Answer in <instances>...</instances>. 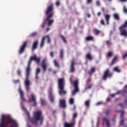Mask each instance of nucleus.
Here are the masks:
<instances>
[{"label": "nucleus", "mask_w": 127, "mask_h": 127, "mask_svg": "<svg viewBox=\"0 0 127 127\" xmlns=\"http://www.w3.org/2000/svg\"><path fill=\"white\" fill-rule=\"evenodd\" d=\"M103 123L106 124L107 127H111V125H110V121H109V119L108 118L104 117L103 119Z\"/></svg>", "instance_id": "obj_16"}, {"label": "nucleus", "mask_w": 127, "mask_h": 127, "mask_svg": "<svg viewBox=\"0 0 127 127\" xmlns=\"http://www.w3.org/2000/svg\"><path fill=\"white\" fill-rule=\"evenodd\" d=\"M106 20H110V18H111V16L109 14L104 15Z\"/></svg>", "instance_id": "obj_34"}, {"label": "nucleus", "mask_w": 127, "mask_h": 127, "mask_svg": "<svg viewBox=\"0 0 127 127\" xmlns=\"http://www.w3.org/2000/svg\"><path fill=\"white\" fill-rule=\"evenodd\" d=\"M44 120V118L42 116V112L39 110L33 113V117L31 120V122L33 125L38 126V121H40V125H42L43 124Z\"/></svg>", "instance_id": "obj_4"}, {"label": "nucleus", "mask_w": 127, "mask_h": 127, "mask_svg": "<svg viewBox=\"0 0 127 127\" xmlns=\"http://www.w3.org/2000/svg\"><path fill=\"white\" fill-rule=\"evenodd\" d=\"M87 17H91V15H90V14H87Z\"/></svg>", "instance_id": "obj_63"}, {"label": "nucleus", "mask_w": 127, "mask_h": 127, "mask_svg": "<svg viewBox=\"0 0 127 127\" xmlns=\"http://www.w3.org/2000/svg\"><path fill=\"white\" fill-rule=\"evenodd\" d=\"M113 122L116 121V117H114V118L112 120Z\"/></svg>", "instance_id": "obj_64"}, {"label": "nucleus", "mask_w": 127, "mask_h": 127, "mask_svg": "<svg viewBox=\"0 0 127 127\" xmlns=\"http://www.w3.org/2000/svg\"><path fill=\"white\" fill-rule=\"evenodd\" d=\"M110 113H111V109H108L105 112V114L106 115V116L110 115Z\"/></svg>", "instance_id": "obj_39"}, {"label": "nucleus", "mask_w": 127, "mask_h": 127, "mask_svg": "<svg viewBox=\"0 0 127 127\" xmlns=\"http://www.w3.org/2000/svg\"><path fill=\"white\" fill-rule=\"evenodd\" d=\"M97 5L100 6V1H97L96 2Z\"/></svg>", "instance_id": "obj_58"}, {"label": "nucleus", "mask_w": 127, "mask_h": 127, "mask_svg": "<svg viewBox=\"0 0 127 127\" xmlns=\"http://www.w3.org/2000/svg\"><path fill=\"white\" fill-rule=\"evenodd\" d=\"M31 102H33L34 103V104L33 106L35 107L36 106V100L35 99V96H34L33 94H31Z\"/></svg>", "instance_id": "obj_18"}, {"label": "nucleus", "mask_w": 127, "mask_h": 127, "mask_svg": "<svg viewBox=\"0 0 127 127\" xmlns=\"http://www.w3.org/2000/svg\"><path fill=\"white\" fill-rule=\"evenodd\" d=\"M123 11L125 12V13H127V9L126 5H124L123 7Z\"/></svg>", "instance_id": "obj_40"}, {"label": "nucleus", "mask_w": 127, "mask_h": 127, "mask_svg": "<svg viewBox=\"0 0 127 127\" xmlns=\"http://www.w3.org/2000/svg\"><path fill=\"white\" fill-rule=\"evenodd\" d=\"M124 114H125V111H121V118H124Z\"/></svg>", "instance_id": "obj_50"}, {"label": "nucleus", "mask_w": 127, "mask_h": 127, "mask_svg": "<svg viewBox=\"0 0 127 127\" xmlns=\"http://www.w3.org/2000/svg\"><path fill=\"white\" fill-rule=\"evenodd\" d=\"M73 125V123H68L67 122L64 123V127H72Z\"/></svg>", "instance_id": "obj_26"}, {"label": "nucleus", "mask_w": 127, "mask_h": 127, "mask_svg": "<svg viewBox=\"0 0 127 127\" xmlns=\"http://www.w3.org/2000/svg\"><path fill=\"white\" fill-rule=\"evenodd\" d=\"M112 77H113V72H111V71H110V69H106L104 71L103 75L102 76L103 79L106 81L107 78H112Z\"/></svg>", "instance_id": "obj_7"}, {"label": "nucleus", "mask_w": 127, "mask_h": 127, "mask_svg": "<svg viewBox=\"0 0 127 127\" xmlns=\"http://www.w3.org/2000/svg\"><path fill=\"white\" fill-rule=\"evenodd\" d=\"M37 34V33L35 32L30 34V37H34V36H36V35Z\"/></svg>", "instance_id": "obj_37"}, {"label": "nucleus", "mask_w": 127, "mask_h": 127, "mask_svg": "<svg viewBox=\"0 0 127 127\" xmlns=\"http://www.w3.org/2000/svg\"><path fill=\"white\" fill-rule=\"evenodd\" d=\"M118 59V56H116L114 59L112 60L111 64H110V65H113V64H115V62H116V61H117V60Z\"/></svg>", "instance_id": "obj_25"}, {"label": "nucleus", "mask_w": 127, "mask_h": 127, "mask_svg": "<svg viewBox=\"0 0 127 127\" xmlns=\"http://www.w3.org/2000/svg\"><path fill=\"white\" fill-rule=\"evenodd\" d=\"M74 90L72 91V96H75L76 93L79 92V87H78V80H75L73 82Z\"/></svg>", "instance_id": "obj_9"}, {"label": "nucleus", "mask_w": 127, "mask_h": 127, "mask_svg": "<svg viewBox=\"0 0 127 127\" xmlns=\"http://www.w3.org/2000/svg\"><path fill=\"white\" fill-rule=\"evenodd\" d=\"M40 73V68H37L36 70V73H35V79L36 80H38V74Z\"/></svg>", "instance_id": "obj_20"}, {"label": "nucleus", "mask_w": 127, "mask_h": 127, "mask_svg": "<svg viewBox=\"0 0 127 127\" xmlns=\"http://www.w3.org/2000/svg\"><path fill=\"white\" fill-rule=\"evenodd\" d=\"M127 52L126 53V54L123 55V59H124V60H125V59H126V58H127Z\"/></svg>", "instance_id": "obj_47"}, {"label": "nucleus", "mask_w": 127, "mask_h": 127, "mask_svg": "<svg viewBox=\"0 0 127 127\" xmlns=\"http://www.w3.org/2000/svg\"><path fill=\"white\" fill-rule=\"evenodd\" d=\"M60 37L62 38L63 41L64 43H67V41H66V39H65V37H64V36L62 35H60Z\"/></svg>", "instance_id": "obj_32"}, {"label": "nucleus", "mask_w": 127, "mask_h": 127, "mask_svg": "<svg viewBox=\"0 0 127 127\" xmlns=\"http://www.w3.org/2000/svg\"><path fill=\"white\" fill-rule=\"evenodd\" d=\"M97 15L98 16H100L101 15V12H99L98 13H97Z\"/></svg>", "instance_id": "obj_60"}, {"label": "nucleus", "mask_w": 127, "mask_h": 127, "mask_svg": "<svg viewBox=\"0 0 127 127\" xmlns=\"http://www.w3.org/2000/svg\"><path fill=\"white\" fill-rule=\"evenodd\" d=\"M60 57L61 59H63L64 57V50H63V49H61L60 51Z\"/></svg>", "instance_id": "obj_23"}, {"label": "nucleus", "mask_w": 127, "mask_h": 127, "mask_svg": "<svg viewBox=\"0 0 127 127\" xmlns=\"http://www.w3.org/2000/svg\"><path fill=\"white\" fill-rule=\"evenodd\" d=\"M113 17L116 20H120V15L117 13L113 14Z\"/></svg>", "instance_id": "obj_24"}, {"label": "nucleus", "mask_w": 127, "mask_h": 127, "mask_svg": "<svg viewBox=\"0 0 127 127\" xmlns=\"http://www.w3.org/2000/svg\"><path fill=\"white\" fill-rule=\"evenodd\" d=\"M110 101H111V99L109 97L107 98L106 100V102H110Z\"/></svg>", "instance_id": "obj_57"}, {"label": "nucleus", "mask_w": 127, "mask_h": 127, "mask_svg": "<svg viewBox=\"0 0 127 127\" xmlns=\"http://www.w3.org/2000/svg\"><path fill=\"white\" fill-rule=\"evenodd\" d=\"M69 72L70 73H74V72H75V62H74V60H72L71 62Z\"/></svg>", "instance_id": "obj_13"}, {"label": "nucleus", "mask_w": 127, "mask_h": 127, "mask_svg": "<svg viewBox=\"0 0 127 127\" xmlns=\"http://www.w3.org/2000/svg\"><path fill=\"white\" fill-rule=\"evenodd\" d=\"M77 113H74L73 115V119L75 120L76 118H77Z\"/></svg>", "instance_id": "obj_42"}, {"label": "nucleus", "mask_w": 127, "mask_h": 127, "mask_svg": "<svg viewBox=\"0 0 127 127\" xmlns=\"http://www.w3.org/2000/svg\"><path fill=\"white\" fill-rule=\"evenodd\" d=\"M85 106L87 107V108H89L90 107V100H87L84 103Z\"/></svg>", "instance_id": "obj_29"}, {"label": "nucleus", "mask_w": 127, "mask_h": 127, "mask_svg": "<svg viewBox=\"0 0 127 127\" xmlns=\"http://www.w3.org/2000/svg\"><path fill=\"white\" fill-rule=\"evenodd\" d=\"M56 5H57L58 6L60 5V2L59 1H57L56 2Z\"/></svg>", "instance_id": "obj_51"}, {"label": "nucleus", "mask_w": 127, "mask_h": 127, "mask_svg": "<svg viewBox=\"0 0 127 127\" xmlns=\"http://www.w3.org/2000/svg\"><path fill=\"white\" fill-rule=\"evenodd\" d=\"M127 20H126L124 24L122 25L119 27V30H120V34L121 35V36H124L125 37H127Z\"/></svg>", "instance_id": "obj_6"}, {"label": "nucleus", "mask_w": 127, "mask_h": 127, "mask_svg": "<svg viewBox=\"0 0 127 127\" xmlns=\"http://www.w3.org/2000/svg\"><path fill=\"white\" fill-rule=\"evenodd\" d=\"M119 106H120L122 108H123V104L122 103H120L118 104Z\"/></svg>", "instance_id": "obj_59"}, {"label": "nucleus", "mask_w": 127, "mask_h": 127, "mask_svg": "<svg viewBox=\"0 0 127 127\" xmlns=\"http://www.w3.org/2000/svg\"><path fill=\"white\" fill-rule=\"evenodd\" d=\"M113 55H114V54H113V52L112 51H109L108 52L107 54H106V57L107 58H111L112 57H113Z\"/></svg>", "instance_id": "obj_21"}, {"label": "nucleus", "mask_w": 127, "mask_h": 127, "mask_svg": "<svg viewBox=\"0 0 127 127\" xmlns=\"http://www.w3.org/2000/svg\"><path fill=\"white\" fill-rule=\"evenodd\" d=\"M59 106L62 109H66V100L65 99H60Z\"/></svg>", "instance_id": "obj_11"}, {"label": "nucleus", "mask_w": 127, "mask_h": 127, "mask_svg": "<svg viewBox=\"0 0 127 127\" xmlns=\"http://www.w3.org/2000/svg\"><path fill=\"white\" fill-rule=\"evenodd\" d=\"M86 41H93L94 38L92 36H88L85 38Z\"/></svg>", "instance_id": "obj_22"}, {"label": "nucleus", "mask_w": 127, "mask_h": 127, "mask_svg": "<svg viewBox=\"0 0 127 127\" xmlns=\"http://www.w3.org/2000/svg\"><path fill=\"white\" fill-rule=\"evenodd\" d=\"M85 58L87 60H89V61H92L93 60V57L91 55V53H88L85 56Z\"/></svg>", "instance_id": "obj_19"}, {"label": "nucleus", "mask_w": 127, "mask_h": 127, "mask_svg": "<svg viewBox=\"0 0 127 127\" xmlns=\"http://www.w3.org/2000/svg\"><path fill=\"white\" fill-rule=\"evenodd\" d=\"M92 86H93V85L92 84H90L88 86L86 87L85 90H88L89 89H91L92 88Z\"/></svg>", "instance_id": "obj_43"}, {"label": "nucleus", "mask_w": 127, "mask_h": 127, "mask_svg": "<svg viewBox=\"0 0 127 127\" xmlns=\"http://www.w3.org/2000/svg\"><path fill=\"white\" fill-rule=\"evenodd\" d=\"M93 72H92L91 70L88 71V75H92V74H93Z\"/></svg>", "instance_id": "obj_53"}, {"label": "nucleus", "mask_w": 127, "mask_h": 127, "mask_svg": "<svg viewBox=\"0 0 127 127\" xmlns=\"http://www.w3.org/2000/svg\"><path fill=\"white\" fill-rule=\"evenodd\" d=\"M91 78H88L87 80H86V83H89V82H91Z\"/></svg>", "instance_id": "obj_54"}, {"label": "nucleus", "mask_w": 127, "mask_h": 127, "mask_svg": "<svg viewBox=\"0 0 127 127\" xmlns=\"http://www.w3.org/2000/svg\"><path fill=\"white\" fill-rule=\"evenodd\" d=\"M50 55L51 57H54V53H53V52H51L50 53Z\"/></svg>", "instance_id": "obj_49"}, {"label": "nucleus", "mask_w": 127, "mask_h": 127, "mask_svg": "<svg viewBox=\"0 0 127 127\" xmlns=\"http://www.w3.org/2000/svg\"><path fill=\"white\" fill-rule=\"evenodd\" d=\"M116 93H114V94H111V97H112V98H114V97H116Z\"/></svg>", "instance_id": "obj_52"}, {"label": "nucleus", "mask_w": 127, "mask_h": 127, "mask_svg": "<svg viewBox=\"0 0 127 127\" xmlns=\"http://www.w3.org/2000/svg\"><path fill=\"white\" fill-rule=\"evenodd\" d=\"M94 30L95 31V34H96V35H99V34L101 33V31L98 30L97 29H94Z\"/></svg>", "instance_id": "obj_36"}, {"label": "nucleus", "mask_w": 127, "mask_h": 127, "mask_svg": "<svg viewBox=\"0 0 127 127\" xmlns=\"http://www.w3.org/2000/svg\"><path fill=\"white\" fill-rule=\"evenodd\" d=\"M37 46H38V41H35L32 46V51L33 52L35 49H37Z\"/></svg>", "instance_id": "obj_15"}, {"label": "nucleus", "mask_w": 127, "mask_h": 127, "mask_svg": "<svg viewBox=\"0 0 127 127\" xmlns=\"http://www.w3.org/2000/svg\"><path fill=\"white\" fill-rule=\"evenodd\" d=\"M113 70H114L115 72H117L118 73H120L121 70L119 69V67L116 66L114 67Z\"/></svg>", "instance_id": "obj_31"}, {"label": "nucleus", "mask_w": 127, "mask_h": 127, "mask_svg": "<svg viewBox=\"0 0 127 127\" xmlns=\"http://www.w3.org/2000/svg\"><path fill=\"white\" fill-rule=\"evenodd\" d=\"M54 63L55 64V66L58 67V68H59V67H60V65H59V64H58V63H57L56 60L54 61Z\"/></svg>", "instance_id": "obj_35"}, {"label": "nucleus", "mask_w": 127, "mask_h": 127, "mask_svg": "<svg viewBox=\"0 0 127 127\" xmlns=\"http://www.w3.org/2000/svg\"><path fill=\"white\" fill-rule=\"evenodd\" d=\"M54 9V7L53 6V4H51V5H49L47 7V10L45 12V15L47 16L46 21H48L47 24L48 26H50V25H51V24H52V23L54 22V20H50V18L53 17V16L54 15V11H53Z\"/></svg>", "instance_id": "obj_3"}, {"label": "nucleus", "mask_w": 127, "mask_h": 127, "mask_svg": "<svg viewBox=\"0 0 127 127\" xmlns=\"http://www.w3.org/2000/svg\"><path fill=\"white\" fill-rule=\"evenodd\" d=\"M46 25V19H45L43 20L41 25V27H42V28H44V27H45Z\"/></svg>", "instance_id": "obj_28"}, {"label": "nucleus", "mask_w": 127, "mask_h": 127, "mask_svg": "<svg viewBox=\"0 0 127 127\" xmlns=\"http://www.w3.org/2000/svg\"><path fill=\"white\" fill-rule=\"evenodd\" d=\"M100 24H102V25H105V21L103 19L101 20Z\"/></svg>", "instance_id": "obj_48"}, {"label": "nucleus", "mask_w": 127, "mask_h": 127, "mask_svg": "<svg viewBox=\"0 0 127 127\" xmlns=\"http://www.w3.org/2000/svg\"><path fill=\"white\" fill-rule=\"evenodd\" d=\"M121 93L124 97H127V91L126 89L121 91Z\"/></svg>", "instance_id": "obj_27"}, {"label": "nucleus", "mask_w": 127, "mask_h": 127, "mask_svg": "<svg viewBox=\"0 0 127 127\" xmlns=\"http://www.w3.org/2000/svg\"><path fill=\"white\" fill-rule=\"evenodd\" d=\"M58 88L59 94L61 97L65 96L67 94V91L64 89L65 83L64 82V78H60L58 79Z\"/></svg>", "instance_id": "obj_5"}, {"label": "nucleus", "mask_w": 127, "mask_h": 127, "mask_svg": "<svg viewBox=\"0 0 127 127\" xmlns=\"http://www.w3.org/2000/svg\"><path fill=\"white\" fill-rule=\"evenodd\" d=\"M120 93H122V91H117V92L115 93V94H116V95H118V94H120Z\"/></svg>", "instance_id": "obj_55"}, {"label": "nucleus", "mask_w": 127, "mask_h": 127, "mask_svg": "<svg viewBox=\"0 0 127 127\" xmlns=\"http://www.w3.org/2000/svg\"><path fill=\"white\" fill-rule=\"evenodd\" d=\"M49 98L50 100L51 103H54V96H53L52 91H50L49 92Z\"/></svg>", "instance_id": "obj_17"}, {"label": "nucleus", "mask_w": 127, "mask_h": 127, "mask_svg": "<svg viewBox=\"0 0 127 127\" xmlns=\"http://www.w3.org/2000/svg\"><path fill=\"white\" fill-rule=\"evenodd\" d=\"M90 71L92 73H95V72H96V69L95 68V67H92L90 69Z\"/></svg>", "instance_id": "obj_44"}, {"label": "nucleus", "mask_w": 127, "mask_h": 127, "mask_svg": "<svg viewBox=\"0 0 127 127\" xmlns=\"http://www.w3.org/2000/svg\"><path fill=\"white\" fill-rule=\"evenodd\" d=\"M106 44L107 45L108 47H110V46L112 45V43L111 41L108 40L106 41Z\"/></svg>", "instance_id": "obj_33"}, {"label": "nucleus", "mask_w": 127, "mask_h": 127, "mask_svg": "<svg viewBox=\"0 0 127 127\" xmlns=\"http://www.w3.org/2000/svg\"><path fill=\"white\" fill-rule=\"evenodd\" d=\"M40 58H37L36 55H34L30 57L27 64V66L26 67V78L24 80L25 87L27 92H29L30 90V80H29V74H30V65H31V61H35L37 63V65H39L40 63Z\"/></svg>", "instance_id": "obj_1"}, {"label": "nucleus", "mask_w": 127, "mask_h": 127, "mask_svg": "<svg viewBox=\"0 0 127 127\" xmlns=\"http://www.w3.org/2000/svg\"><path fill=\"white\" fill-rule=\"evenodd\" d=\"M41 104L42 106H45L46 105V101L43 99H41Z\"/></svg>", "instance_id": "obj_30"}, {"label": "nucleus", "mask_w": 127, "mask_h": 127, "mask_svg": "<svg viewBox=\"0 0 127 127\" xmlns=\"http://www.w3.org/2000/svg\"><path fill=\"white\" fill-rule=\"evenodd\" d=\"M41 67L43 68V72H45L47 69V64H46V60H43L42 62Z\"/></svg>", "instance_id": "obj_12"}, {"label": "nucleus", "mask_w": 127, "mask_h": 127, "mask_svg": "<svg viewBox=\"0 0 127 127\" xmlns=\"http://www.w3.org/2000/svg\"><path fill=\"white\" fill-rule=\"evenodd\" d=\"M17 73L19 76H21V71L20 69L17 70Z\"/></svg>", "instance_id": "obj_45"}, {"label": "nucleus", "mask_w": 127, "mask_h": 127, "mask_svg": "<svg viewBox=\"0 0 127 127\" xmlns=\"http://www.w3.org/2000/svg\"><path fill=\"white\" fill-rule=\"evenodd\" d=\"M15 120L10 116L2 115L0 119V127H18Z\"/></svg>", "instance_id": "obj_2"}, {"label": "nucleus", "mask_w": 127, "mask_h": 127, "mask_svg": "<svg viewBox=\"0 0 127 127\" xmlns=\"http://www.w3.org/2000/svg\"><path fill=\"white\" fill-rule=\"evenodd\" d=\"M92 0H87V3H91L92 2Z\"/></svg>", "instance_id": "obj_56"}, {"label": "nucleus", "mask_w": 127, "mask_h": 127, "mask_svg": "<svg viewBox=\"0 0 127 127\" xmlns=\"http://www.w3.org/2000/svg\"><path fill=\"white\" fill-rule=\"evenodd\" d=\"M50 30V28H49L48 27V28H47L46 29V31H47V32H48V31H49Z\"/></svg>", "instance_id": "obj_62"}, {"label": "nucleus", "mask_w": 127, "mask_h": 127, "mask_svg": "<svg viewBox=\"0 0 127 127\" xmlns=\"http://www.w3.org/2000/svg\"><path fill=\"white\" fill-rule=\"evenodd\" d=\"M12 82L13 83H14V84H17V83H19L20 81L19 79L13 80Z\"/></svg>", "instance_id": "obj_41"}, {"label": "nucleus", "mask_w": 127, "mask_h": 127, "mask_svg": "<svg viewBox=\"0 0 127 127\" xmlns=\"http://www.w3.org/2000/svg\"><path fill=\"white\" fill-rule=\"evenodd\" d=\"M101 10H102V11H105V8H104V7H102V8H101Z\"/></svg>", "instance_id": "obj_61"}, {"label": "nucleus", "mask_w": 127, "mask_h": 127, "mask_svg": "<svg viewBox=\"0 0 127 127\" xmlns=\"http://www.w3.org/2000/svg\"><path fill=\"white\" fill-rule=\"evenodd\" d=\"M125 123V119H122L120 121V126H123L124 125V123Z\"/></svg>", "instance_id": "obj_46"}, {"label": "nucleus", "mask_w": 127, "mask_h": 127, "mask_svg": "<svg viewBox=\"0 0 127 127\" xmlns=\"http://www.w3.org/2000/svg\"><path fill=\"white\" fill-rule=\"evenodd\" d=\"M45 38H47L48 40L47 43L49 44L51 42L50 41V38L49 37V35L44 36L42 37L41 44H40V47L42 48L43 47V45H44V42L45 41Z\"/></svg>", "instance_id": "obj_10"}, {"label": "nucleus", "mask_w": 127, "mask_h": 127, "mask_svg": "<svg viewBox=\"0 0 127 127\" xmlns=\"http://www.w3.org/2000/svg\"><path fill=\"white\" fill-rule=\"evenodd\" d=\"M18 92L20 94L21 100L23 102H25V98H24V94L23 93V91H22L20 87L18 89Z\"/></svg>", "instance_id": "obj_14"}, {"label": "nucleus", "mask_w": 127, "mask_h": 127, "mask_svg": "<svg viewBox=\"0 0 127 127\" xmlns=\"http://www.w3.org/2000/svg\"><path fill=\"white\" fill-rule=\"evenodd\" d=\"M69 104H70V105H73V104H74V99H73V98H70V99H69Z\"/></svg>", "instance_id": "obj_38"}, {"label": "nucleus", "mask_w": 127, "mask_h": 127, "mask_svg": "<svg viewBox=\"0 0 127 127\" xmlns=\"http://www.w3.org/2000/svg\"><path fill=\"white\" fill-rule=\"evenodd\" d=\"M27 43H28L27 41H25L24 42H23L22 45L20 46L18 50V53L19 54H22V53L24 52L25 48L27 47Z\"/></svg>", "instance_id": "obj_8"}]
</instances>
